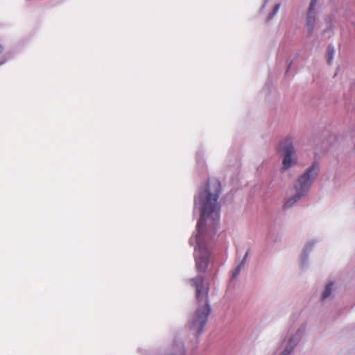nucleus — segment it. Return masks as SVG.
Masks as SVG:
<instances>
[{"label": "nucleus", "mask_w": 355, "mask_h": 355, "mask_svg": "<svg viewBox=\"0 0 355 355\" xmlns=\"http://www.w3.org/2000/svg\"><path fill=\"white\" fill-rule=\"evenodd\" d=\"M189 283L196 289L198 308L191 318L188 326L194 334L199 335L202 332L210 313V308L208 304L209 288V285L205 282L204 277L201 275L190 279Z\"/></svg>", "instance_id": "obj_2"}, {"label": "nucleus", "mask_w": 355, "mask_h": 355, "mask_svg": "<svg viewBox=\"0 0 355 355\" xmlns=\"http://www.w3.org/2000/svg\"><path fill=\"white\" fill-rule=\"evenodd\" d=\"M302 198L304 197L295 192V194L286 200L284 206L286 209L291 208Z\"/></svg>", "instance_id": "obj_7"}, {"label": "nucleus", "mask_w": 355, "mask_h": 355, "mask_svg": "<svg viewBox=\"0 0 355 355\" xmlns=\"http://www.w3.org/2000/svg\"><path fill=\"white\" fill-rule=\"evenodd\" d=\"M220 192V181L211 178L200 186L194 199V211H198L200 216L189 243L195 246L194 257L199 272H205L209 261V247L219 225Z\"/></svg>", "instance_id": "obj_1"}, {"label": "nucleus", "mask_w": 355, "mask_h": 355, "mask_svg": "<svg viewBox=\"0 0 355 355\" xmlns=\"http://www.w3.org/2000/svg\"><path fill=\"white\" fill-rule=\"evenodd\" d=\"M318 0H311L307 12H318L317 4Z\"/></svg>", "instance_id": "obj_14"}, {"label": "nucleus", "mask_w": 355, "mask_h": 355, "mask_svg": "<svg viewBox=\"0 0 355 355\" xmlns=\"http://www.w3.org/2000/svg\"><path fill=\"white\" fill-rule=\"evenodd\" d=\"M248 254H249V250H248L243 257V259H242V261H241L239 266L238 267H236L233 271H232V277L235 278L239 273H240V271H241V268H243L245 263V261H246V259L248 257Z\"/></svg>", "instance_id": "obj_10"}, {"label": "nucleus", "mask_w": 355, "mask_h": 355, "mask_svg": "<svg viewBox=\"0 0 355 355\" xmlns=\"http://www.w3.org/2000/svg\"><path fill=\"white\" fill-rule=\"evenodd\" d=\"M3 51V47L0 45V53H1Z\"/></svg>", "instance_id": "obj_18"}, {"label": "nucleus", "mask_w": 355, "mask_h": 355, "mask_svg": "<svg viewBox=\"0 0 355 355\" xmlns=\"http://www.w3.org/2000/svg\"><path fill=\"white\" fill-rule=\"evenodd\" d=\"M315 243H316V241L315 240L309 241L305 244L303 252L309 254L311 252V251L312 250V249L313 248V247L315 246Z\"/></svg>", "instance_id": "obj_12"}, {"label": "nucleus", "mask_w": 355, "mask_h": 355, "mask_svg": "<svg viewBox=\"0 0 355 355\" xmlns=\"http://www.w3.org/2000/svg\"><path fill=\"white\" fill-rule=\"evenodd\" d=\"M299 263L301 268H305L309 264V254L302 252L299 257Z\"/></svg>", "instance_id": "obj_8"}, {"label": "nucleus", "mask_w": 355, "mask_h": 355, "mask_svg": "<svg viewBox=\"0 0 355 355\" xmlns=\"http://www.w3.org/2000/svg\"><path fill=\"white\" fill-rule=\"evenodd\" d=\"M6 61V58L3 59L1 62H0V66L3 64Z\"/></svg>", "instance_id": "obj_17"}, {"label": "nucleus", "mask_w": 355, "mask_h": 355, "mask_svg": "<svg viewBox=\"0 0 355 355\" xmlns=\"http://www.w3.org/2000/svg\"><path fill=\"white\" fill-rule=\"evenodd\" d=\"M321 26L318 12H306L304 19V31L308 37H311Z\"/></svg>", "instance_id": "obj_6"}, {"label": "nucleus", "mask_w": 355, "mask_h": 355, "mask_svg": "<svg viewBox=\"0 0 355 355\" xmlns=\"http://www.w3.org/2000/svg\"><path fill=\"white\" fill-rule=\"evenodd\" d=\"M305 331L306 325L301 324L294 333L285 336L278 347L280 351L279 355H291L303 337Z\"/></svg>", "instance_id": "obj_5"}, {"label": "nucleus", "mask_w": 355, "mask_h": 355, "mask_svg": "<svg viewBox=\"0 0 355 355\" xmlns=\"http://www.w3.org/2000/svg\"><path fill=\"white\" fill-rule=\"evenodd\" d=\"M331 28V24L329 22V24L327 26V27L324 29V31H326Z\"/></svg>", "instance_id": "obj_15"}, {"label": "nucleus", "mask_w": 355, "mask_h": 355, "mask_svg": "<svg viewBox=\"0 0 355 355\" xmlns=\"http://www.w3.org/2000/svg\"><path fill=\"white\" fill-rule=\"evenodd\" d=\"M280 6L281 4L279 3H275L274 5L272 11L268 14V16L267 17L268 21L272 19L275 17V15L278 12Z\"/></svg>", "instance_id": "obj_13"}, {"label": "nucleus", "mask_w": 355, "mask_h": 355, "mask_svg": "<svg viewBox=\"0 0 355 355\" xmlns=\"http://www.w3.org/2000/svg\"><path fill=\"white\" fill-rule=\"evenodd\" d=\"M279 148L284 154L280 171L284 173L296 166L298 160L291 137H287L282 141L279 144Z\"/></svg>", "instance_id": "obj_4"}, {"label": "nucleus", "mask_w": 355, "mask_h": 355, "mask_svg": "<svg viewBox=\"0 0 355 355\" xmlns=\"http://www.w3.org/2000/svg\"><path fill=\"white\" fill-rule=\"evenodd\" d=\"M268 1V0H264V3L262 6V9H263L266 6V3H267Z\"/></svg>", "instance_id": "obj_16"}, {"label": "nucleus", "mask_w": 355, "mask_h": 355, "mask_svg": "<svg viewBox=\"0 0 355 355\" xmlns=\"http://www.w3.org/2000/svg\"><path fill=\"white\" fill-rule=\"evenodd\" d=\"M320 171L318 162H313L302 174L294 184L295 192L304 198L308 194L313 182L316 180Z\"/></svg>", "instance_id": "obj_3"}, {"label": "nucleus", "mask_w": 355, "mask_h": 355, "mask_svg": "<svg viewBox=\"0 0 355 355\" xmlns=\"http://www.w3.org/2000/svg\"><path fill=\"white\" fill-rule=\"evenodd\" d=\"M334 284L332 282L328 284L326 286L324 291L322 293V299L323 300L327 299L328 297H329L331 296L332 291L334 290Z\"/></svg>", "instance_id": "obj_9"}, {"label": "nucleus", "mask_w": 355, "mask_h": 355, "mask_svg": "<svg viewBox=\"0 0 355 355\" xmlns=\"http://www.w3.org/2000/svg\"><path fill=\"white\" fill-rule=\"evenodd\" d=\"M335 54V50L333 46H329L327 48L326 58L329 64H331L333 62Z\"/></svg>", "instance_id": "obj_11"}]
</instances>
